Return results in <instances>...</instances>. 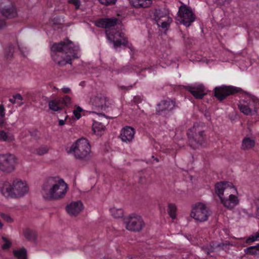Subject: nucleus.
Segmentation results:
<instances>
[{
  "label": "nucleus",
  "mask_w": 259,
  "mask_h": 259,
  "mask_svg": "<svg viewBox=\"0 0 259 259\" xmlns=\"http://www.w3.org/2000/svg\"><path fill=\"white\" fill-rule=\"evenodd\" d=\"M51 57L60 67L72 64V60L77 58L78 47L68 39L54 43L51 47Z\"/></svg>",
  "instance_id": "1"
},
{
  "label": "nucleus",
  "mask_w": 259,
  "mask_h": 259,
  "mask_svg": "<svg viewBox=\"0 0 259 259\" xmlns=\"http://www.w3.org/2000/svg\"><path fill=\"white\" fill-rule=\"evenodd\" d=\"M68 189L63 179L52 177L46 179L42 185V193L46 200H59L63 198Z\"/></svg>",
  "instance_id": "2"
},
{
  "label": "nucleus",
  "mask_w": 259,
  "mask_h": 259,
  "mask_svg": "<svg viewBox=\"0 0 259 259\" xmlns=\"http://www.w3.org/2000/svg\"><path fill=\"white\" fill-rule=\"evenodd\" d=\"M206 127L203 123H195L187 133L188 143L191 148L196 149L203 145L206 140Z\"/></svg>",
  "instance_id": "3"
},
{
  "label": "nucleus",
  "mask_w": 259,
  "mask_h": 259,
  "mask_svg": "<svg viewBox=\"0 0 259 259\" xmlns=\"http://www.w3.org/2000/svg\"><path fill=\"white\" fill-rule=\"evenodd\" d=\"M68 152L73 154L76 159L85 160L90 157L91 147L86 139L80 138L71 146Z\"/></svg>",
  "instance_id": "4"
},
{
  "label": "nucleus",
  "mask_w": 259,
  "mask_h": 259,
  "mask_svg": "<svg viewBox=\"0 0 259 259\" xmlns=\"http://www.w3.org/2000/svg\"><path fill=\"white\" fill-rule=\"evenodd\" d=\"M123 221L125 228L133 232H140L145 226L142 217L136 213H132L125 217Z\"/></svg>",
  "instance_id": "5"
},
{
  "label": "nucleus",
  "mask_w": 259,
  "mask_h": 259,
  "mask_svg": "<svg viewBox=\"0 0 259 259\" xmlns=\"http://www.w3.org/2000/svg\"><path fill=\"white\" fill-rule=\"evenodd\" d=\"M176 19L186 27H189L196 19V16L191 8L186 5L179 8Z\"/></svg>",
  "instance_id": "6"
},
{
  "label": "nucleus",
  "mask_w": 259,
  "mask_h": 259,
  "mask_svg": "<svg viewBox=\"0 0 259 259\" xmlns=\"http://www.w3.org/2000/svg\"><path fill=\"white\" fill-rule=\"evenodd\" d=\"M105 33L107 39L113 43L114 47L117 48L121 45L126 46L128 41L124 33L116 29L106 30Z\"/></svg>",
  "instance_id": "7"
},
{
  "label": "nucleus",
  "mask_w": 259,
  "mask_h": 259,
  "mask_svg": "<svg viewBox=\"0 0 259 259\" xmlns=\"http://www.w3.org/2000/svg\"><path fill=\"white\" fill-rule=\"evenodd\" d=\"M153 16L157 25L162 28H167L172 21L169 16L168 10L166 8L155 9Z\"/></svg>",
  "instance_id": "8"
},
{
  "label": "nucleus",
  "mask_w": 259,
  "mask_h": 259,
  "mask_svg": "<svg viewBox=\"0 0 259 259\" xmlns=\"http://www.w3.org/2000/svg\"><path fill=\"white\" fill-rule=\"evenodd\" d=\"M242 91L239 88L232 85H222L217 87L214 89V96L220 101H222L230 95Z\"/></svg>",
  "instance_id": "9"
},
{
  "label": "nucleus",
  "mask_w": 259,
  "mask_h": 259,
  "mask_svg": "<svg viewBox=\"0 0 259 259\" xmlns=\"http://www.w3.org/2000/svg\"><path fill=\"white\" fill-rule=\"evenodd\" d=\"M209 215L206 205L200 202L196 203L193 207L190 213L191 217L200 222L206 221Z\"/></svg>",
  "instance_id": "10"
},
{
  "label": "nucleus",
  "mask_w": 259,
  "mask_h": 259,
  "mask_svg": "<svg viewBox=\"0 0 259 259\" xmlns=\"http://www.w3.org/2000/svg\"><path fill=\"white\" fill-rule=\"evenodd\" d=\"M16 163L17 158L14 155L0 154V170L11 172L15 169Z\"/></svg>",
  "instance_id": "11"
},
{
  "label": "nucleus",
  "mask_w": 259,
  "mask_h": 259,
  "mask_svg": "<svg viewBox=\"0 0 259 259\" xmlns=\"http://www.w3.org/2000/svg\"><path fill=\"white\" fill-rule=\"evenodd\" d=\"M71 104V98L68 95L63 97L56 98L48 102L49 107L54 111H59L65 107H68Z\"/></svg>",
  "instance_id": "12"
},
{
  "label": "nucleus",
  "mask_w": 259,
  "mask_h": 259,
  "mask_svg": "<svg viewBox=\"0 0 259 259\" xmlns=\"http://www.w3.org/2000/svg\"><path fill=\"white\" fill-rule=\"evenodd\" d=\"M0 13L7 19H12L17 15V12L14 4L9 0H3L0 4Z\"/></svg>",
  "instance_id": "13"
},
{
  "label": "nucleus",
  "mask_w": 259,
  "mask_h": 259,
  "mask_svg": "<svg viewBox=\"0 0 259 259\" xmlns=\"http://www.w3.org/2000/svg\"><path fill=\"white\" fill-rule=\"evenodd\" d=\"M177 106L175 99L161 100L158 104L156 109V114L164 116L175 107Z\"/></svg>",
  "instance_id": "14"
},
{
  "label": "nucleus",
  "mask_w": 259,
  "mask_h": 259,
  "mask_svg": "<svg viewBox=\"0 0 259 259\" xmlns=\"http://www.w3.org/2000/svg\"><path fill=\"white\" fill-rule=\"evenodd\" d=\"M238 108L241 112L247 115L258 114L259 100L252 99L248 105L240 104L238 105Z\"/></svg>",
  "instance_id": "15"
},
{
  "label": "nucleus",
  "mask_w": 259,
  "mask_h": 259,
  "mask_svg": "<svg viewBox=\"0 0 259 259\" xmlns=\"http://www.w3.org/2000/svg\"><path fill=\"white\" fill-rule=\"evenodd\" d=\"M108 99L102 94L93 96L90 99V103L96 109L105 110L107 107Z\"/></svg>",
  "instance_id": "16"
},
{
  "label": "nucleus",
  "mask_w": 259,
  "mask_h": 259,
  "mask_svg": "<svg viewBox=\"0 0 259 259\" xmlns=\"http://www.w3.org/2000/svg\"><path fill=\"white\" fill-rule=\"evenodd\" d=\"M228 189H233L235 192L237 191L236 188H235L232 183L230 182L222 181L218 182L214 186L215 193L220 199L224 197V192Z\"/></svg>",
  "instance_id": "17"
},
{
  "label": "nucleus",
  "mask_w": 259,
  "mask_h": 259,
  "mask_svg": "<svg viewBox=\"0 0 259 259\" xmlns=\"http://www.w3.org/2000/svg\"><path fill=\"white\" fill-rule=\"evenodd\" d=\"M12 184L14 197H22L28 192V187L21 180H15Z\"/></svg>",
  "instance_id": "18"
},
{
  "label": "nucleus",
  "mask_w": 259,
  "mask_h": 259,
  "mask_svg": "<svg viewBox=\"0 0 259 259\" xmlns=\"http://www.w3.org/2000/svg\"><path fill=\"white\" fill-rule=\"evenodd\" d=\"M118 19L115 17L110 18H101L96 21L95 25L100 28H104L106 30L111 29L117 23Z\"/></svg>",
  "instance_id": "19"
},
{
  "label": "nucleus",
  "mask_w": 259,
  "mask_h": 259,
  "mask_svg": "<svg viewBox=\"0 0 259 259\" xmlns=\"http://www.w3.org/2000/svg\"><path fill=\"white\" fill-rule=\"evenodd\" d=\"M185 89L197 99H201L206 95V93L204 92V87L202 84L194 86H186Z\"/></svg>",
  "instance_id": "20"
},
{
  "label": "nucleus",
  "mask_w": 259,
  "mask_h": 259,
  "mask_svg": "<svg viewBox=\"0 0 259 259\" xmlns=\"http://www.w3.org/2000/svg\"><path fill=\"white\" fill-rule=\"evenodd\" d=\"M220 201L223 206L229 210L233 209L239 202L238 197L233 194H230L228 198L223 197Z\"/></svg>",
  "instance_id": "21"
},
{
  "label": "nucleus",
  "mask_w": 259,
  "mask_h": 259,
  "mask_svg": "<svg viewBox=\"0 0 259 259\" xmlns=\"http://www.w3.org/2000/svg\"><path fill=\"white\" fill-rule=\"evenodd\" d=\"M83 204L80 201L71 202L66 207L67 212L71 215H76L83 209Z\"/></svg>",
  "instance_id": "22"
},
{
  "label": "nucleus",
  "mask_w": 259,
  "mask_h": 259,
  "mask_svg": "<svg viewBox=\"0 0 259 259\" xmlns=\"http://www.w3.org/2000/svg\"><path fill=\"white\" fill-rule=\"evenodd\" d=\"M135 129L131 126H126L121 131L120 138L123 142L130 143L134 138Z\"/></svg>",
  "instance_id": "23"
},
{
  "label": "nucleus",
  "mask_w": 259,
  "mask_h": 259,
  "mask_svg": "<svg viewBox=\"0 0 259 259\" xmlns=\"http://www.w3.org/2000/svg\"><path fill=\"white\" fill-rule=\"evenodd\" d=\"M107 123L106 120L100 121L94 120L92 128L94 132L97 135H100L105 130V124Z\"/></svg>",
  "instance_id": "24"
},
{
  "label": "nucleus",
  "mask_w": 259,
  "mask_h": 259,
  "mask_svg": "<svg viewBox=\"0 0 259 259\" xmlns=\"http://www.w3.org/2000/svg\"><path fill=\"white\" fill-rule=\"evenodd\" d=\"M255 138L246 137L242 140L241 149L243 150H250L255 146Z\"/></svg>",
  "instance_id": "25"
},
{
  "label": "nucleus",
  "mask_w": 259,
  "mask_h": 259,
  "mask_svg": "<svg viewBox=\"0 0 259 259\" xmlns=\"http://www.w3.org/2000/svg\"><path fill=\"white\" fill-rule=\"evenodd\" d=\"M1 191L2 194L5 197H14L13 184L11 185L9 182H5L2 187Z\"/></svg>",
  "instance_id": "26"
},
{
  "label": "nucleus",
  "mask_w": 259,
  "mask_h": 259,
  "mask_svg": "<svg viewBox=\"0 0 259 259\" xmlns=\"http://www.w3.org/2000/svg\"><path fill=\"white\" fill-rule=\"evenodd\" d=\"M24 236L29 241H34L37 237L36 231L30 229H26L23 232Z\"/></svg>",
  "instance_id": "27"
},
{
  "label": "nucleus",
  "mask_w": 259,
  "mask_h": 259,
  "mask_svg": "<svg viewBox=\"0 0 259 259\" xmlns=\"http://www.w3.org/2000/svg\"><path fill=\"white\" fill-rule=\"evenodd\" d=\"M13 253L17 259H27V250L24 247L13 250Z\"/></svg>",
  "instance_id": "28"
},
{
  "label": "nucleus",
  "mask_w": 259,
  "mask_h": 259,
  "mask_svg": "<svg viewBox=\"0 0 259 259\" xmlns=\"http://www.w3.org/2000/svg\"><path fill=\"white\" fill-rule=\"evenodd\" d=\"M14 52V48L12 45H9L6 47L4 51V55L6 59H11L13 57Z\"/></svg>",
  "instance_id": "29"
},
{
  "label": "nucleus",
  "mask_w": 259,
  "mask_h": 259,
  "mask_svg": "<svg viewBox=\"0 0 259 259\" xmlns=\"http://www.w3.org/2000/svg\"><path fill=\"white\" fill-rule=\"evenodd\" d=\"M177 206L174 203L168 204V210L167 212L169 217L172 219H175L176 218V212H177Z\"/></svg>",
  "instance_id": "30"
},
{
  "label": "nucleus",
  "mask_w": 259,
  "mask_h": 259,
  "mask_svg": "<svg viewBox=\"0 0 259 259\" xmlns=\"http://www.w3.org/2000/svg\"><path fill=\"white\" fill-rule=\"evenodd\" d=\"M14 139V137L10 134L4 131H0V140L4 142H11Z\"/></svg>",
  "instance_id": "31"
},
{
  "label": "nucleus",
  "mask_w": 259,
  "mask_h": 259,
  "mask_svg": "<svg viewBox=\"0 0 259 259\" xmlns=\"http://www.w3.org/2000/svg\"><path fill=\"white\" fill-rule=\"evenodd\" d=\"M110 212L115 218H120L123 216V211L122 209L112 208L110 209Z\"/></svg>",
  "instance_id": "32"
},
{
  "label": "nucleus",
  "mask_w": 259,
  "mask_h": 259,
  "mask_svg": "<svg viewBox=\"0 0 259 259\" xmlns=\"http://www.w3.org/2000/svg\"><path fill=\"white\" fill-rule=\"evenodd\" d=\"M244 251L246 254L250 255L257 254V251L256 250V245L248 247L244 249Z\"/></svg>",
  "instance_id": "33"
},
{
  "label": "nucleus",
  "mask_w": 259,
  "mask_h": 259,
  "mask_svg": "<svg viewBox=\"0 0 259 259\" xmlns=\"http://www.w3.org/2000/svg\"><path fill=\"white\" fill-rule=\"evenodd\" d=\"M2 238L4 241V243L2 245V248L3 249H9L12 245V242L5 237H2Z\"/></svg>",
  "instance_id": "34"
},
{
  "label": "nucleus",
  "mask_w": 259,
  "mask_h": 259,
  "mask_svg": "<svg viewBox=\"0 0 259 259\" xmlns=\"http://www.w3.org/2000/svg\"><path fill=\"white\" fill-rule=\"evenodd\" d=\"M140 8H147L149 7L151 4L152 1L151 0H139Z\"/></svg>",
  "instance_id": "35"
},
{
  "label": "nucleus",
  "mask_w": 259,
  "mask_h": 259,
  "mask_svg": "<svg viewBox=\"0 0 259 259\" xmlns=\"http://www.w3.org/2000/svg\"><path fill=\"white\" fill-rule=\"evenodd\" d=\"M99 2L104 5L108 6L114 5L116 3L117 0H98Z\"/></svg>",
  "instance_id": "36"
},
{
  "label": "nucleus",
  "mask_w": 259,
  "mask_h": 259,
  "mask_svg": "<svg viewBox=\"0 0 259 259\" xmlns=\"http://www.w3.org/2000/svg\"><path fill=\"white\" fill-rule=\"evenodd\" d=\"M48 152V149L47 147H40L36 149V153L39 155H44Z\"/></svg>",
  "instance_id": "37"
},
{
  "label": "nucleus",
  "mask_w": 259,
  "mask_h": 259,
  "mask_svg": "<svg viewBox=\"0 0 259 259\" xmlns=\"http://www.w3.org/2000/svg\"><path fill=\"white\" fill-rule=\"evenodd\" d=\"M256 240H259V233H258L254 235H252L251 237H249L247 240V242H252Z\"/></svg>",
  "instance_id": "38"
},
{
  "label": "nucleus",
  "mask_w": 259,
  "mask_h": 259,
  "mask_svg": "<svg viewBox=\"0 0 259 259\" xmlns=\"http://www.w3.org/2000/svg\"><path fill=\"white\" fill-rule=\"evenodd\" d=\"M69 3L73 4L75 7L76 9H79L80 6V2L79 0H69Z\"/></svg>",
  "instance_id": "39"
},
{
  "label": "nucleus",
  "mask_w": 259,
  "mask_h": 259,
  "mask_svg": "<svg viewBox=\"0 0 259 259\" xmlns=\"http://www.w3.org/2000/svg\"><path fill=\"white\" fill-rule=\"evenodd\" d=\"M1 217L6 221L8 222H12L13 219L11 218V217L7 214L2 213L1 214Z\"/></svg>",
  "instance_id": "40"
},
{
  "label": "nucleus",
  "mask_w": 259,
  "mask_h": 259,
  "mask_svg": "<svg viewBox=\"0 0 259 259\" xmlns=\"http://www.w3.org/2000/svg\"><path fill=\"white\" fill-rule=\"evenodd\" d=\"M140 2L139 0L131 1H130V4L133 7L135 8H140Z\"/></svg>",
  "instance_id": "41"
},
{
  "label": "nucleus",
  "mask_w": 259,
  "mask_h": 259,
  "mask_svg": "<svg viewBox=\"0 0 259 259\" xmlns=\"http://www.w3.org/2000/svg\"><path fill=\"white\" fill-rule=\"evenodd\" d=\"M255 203L256 205V217L259 220V198L255 200Z\"/></svg>",
  "instance_id": "42"
},
{
  "label": "nucleus",
  "mask_w": 259,
  "mask_h": 259,
  "mask_svg": "<svg viewBox=\"0 0 259 259\" xmlns=\"http://www.w3.org/2000/svg\"><path fill=\"white\" fill-rule=\"evenodd\" d=\"M142 100L143 98L140 96H135L133 99L134 102L137 104L141 103Z\"/></svg>",
  "instance_id": "43"
},
{
  "label": "nucleus",
  "mask_w": 259,
  "mask_h": 259,
  "mask_svg": "<svg viewBox=\"0 0 259 259\" xmlns=\"http://www.w3.org/2000/svg\"><path fill=\"white\" fill-rule=\"evenodd\" d=\"M133 88V85L124 86L121 85L119 87V89L122 90L128 91Z\"/></svg>",
  "instance_id": "44"
},
{
  "label": "nucleus",
  "mask_w": 259,
  "mask_h": 259,
  "mask_svg": "<svg viewBox=\"0 0 259 259\" xmlns=\"http://www.w3.org/2000/svg\"><path fill=\"white\" fill-rule=\"evenodd\" d=\"M5 108L3 105H0V116H5Z\"/></svg>",
  "instance_id": "45"
},
{
  "label": "nucleus",
  "mask_w": 259,
  "mask_h": 259,
  "mask_svg": "<svg viewBox=\"0 0 259 259\" xmlns=\"http://www.w3.org/2000/svg\"><path fill=\"white\" fill-rule=\"evenodd\" d=\"M13 96H14V98H15L16 101H19V100L22 101L23 100V97L20 94H16Z\"/></svg>",
  "instance_id": "46"
},
{
  "label": "nucleus",
  "mask_w": 259,
  "mask_h": 259,
  "mask_svg": "<svg viewBox=\"0 0 259 259\" xmlns=\"http://www.w3.org/2000/svg\"><path fill=\"white\" fill-rule=\"evenodd\" d=\"M6 25V23L5 20L0 19V29L3 28Z\"/></svg>",
  "instance_id": "47"
},
{
  "label": "nucleus",
  "mask_w": 259,
  "mask_h": 259,
  "mask_svg": "<svg viewBox=\"0 0 259 259\" xmlns=\"http://www.w3.org/2000/svg\"><path fill=\"white\" fill-rule=\"evenodd\" d=\"M61 90L64 94H68L71 92V90L69 88H63L61 89Z\"/></svg>",
  "instance_id": "48"
},
{
  "label": "nucleus",
  "mask_w": 259,
  "mask_h": 259,
  "mask_svg": "<svg viewBox=\"0 0 259 259\" xmlns=\"http://www.w3.org/2000/svg\"><path fill=\"white\" fill-rule=\"evenodd\" d=\"M80 112H78L77 110H74L73 111V114L74 115H75V116L77 118V119H79L80 116H81V115L80 114Z\"/></svg>",
  "instance_id": "49"
},
{
  "label": "nucleus",
  "mask_w": 259,
  "mask_h": 259,
  "mask_svg": "<svg viewBox=\"0 0 259 259\" xmlns=\"http://www.w3.org/2000/svg\"><path fill=\"white\" fill-rule=\"evenodd\" d=\"M5 116H0V127H2L4 123V118Z\"/></svg>",
  "instance_id": "50"
},
{
  "label": "nucleus",
  "mask_w": 259,
  "mask_h": 259,
  "mask_svg": "<svg viewBox=\"0 0 259 259\" xmlns=\"http://www.w3.org/2000/svg\"><path fill=\"white\" fill-rule=\"evenodd\" d=\"M9 101H10L11 103H13V104H15V103H16V100L15 98H14V96H12V98H10V99H9Z\"/></svg>",
  "instance_id": "51"
},
{
  "label": "nucleus",
  "mask_w": 259,
  "mask_h": 259,
  "mask_svg": "<svg viewBox=\"0 0 259 259\" xmlns=\"http://www.w3.org/2000/svg\"><path fill=\"white\" fill-rule=\"evenodd\" d=\"M65 124V120L60 119L59 120V125L60 126L63 125Z\"/></svg>",
  "instance_id": "52"
},
{
  "label": "nucleus",
  "mask_w": 259,
  "mask_h": 259,
  "mask_svg": "<svg viewBox=\"0 0 259 259\" xmlns=\"http://www.w3.org/2000/svg\"><path fill=\"white\" fill-rule=\"evenodd\" d=\"M76 110H77V111H78V112H81V111H82V109H81V107H79V106H78V107L77 108V109H76Z\"/></svg>",
  "instance_id": "53"
},
{
  "label": "nucleus",
  "mask_w": 259,
  "mask_h": 259,
  "mask_svg": "<svg viewBox=\"0 0 259 259\" xmlns=\"http://www.w3.org/2000/svg\"><path fill=\"white\" fill-rule=\"evenodd\" d=\"M256 250L257 251V254H259V243L256 245Z\"/></svg>",
  "instance_id": "54"
},
{
  "label": "nucleus",
  "mask_w": 259,
  "mask_h": 259,
  "mask_svg": "<svg viewBox=\"0 0 259 259\" xmlns=\"http://www.w3.org/2000/svg\"><path fill=\"white\" fill-rule=\"evenodd\" d=\"M125 47H128L129 49H130L131 50H132L133 48L132 45H131L130 46H128V44H127Z\"/></svg>",
  "instance_id": "55"
},
{
  "label": "nucleus",
  "mask_w": 259,
  "mask_h": 259,
  "mask_svg": "<svg viewBox=\"0 0 259 259\" xmlns=\"http://www.w3.org/2000/svg\"><path fill=\"white\" fill-rule=\"evenodd\" d=\"M154 160H155L157 162H159V159L157 158H154Z\"/></svg>",
  "instance_id": "56"
},
{
  "label": "nucleus",
  "mask_w": 259,
  "mask_h": 259,
  "mask_svg": "<svg viewBox=\"0 0 259 259\" xmlns=\"http://www.w3.org/2000/svg\"><path fill=\"white\" fill-rule=\"evenodd\" d=\"M3 223L1 222H0V229L2 228L3 227Z\"/></svg>",
  "instance_id": "57"
},
{
  "label": "nucleus",
  "mask_w": 259,
  "mask_h": 259,
  "mask_svg": "<svg viewBox=\"0 0 259 259\" xmlns=\"http://www.w3.org/2000/svg\"><path fill=\"white\" fill-rule=\"evenodd\" d=\"M22 104H23L22 102L20 103V105H22Z\"/></svg>",
  "instance_id": "58"
}]
</instances>
